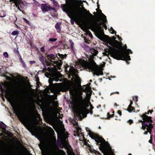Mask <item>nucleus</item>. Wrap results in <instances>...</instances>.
Listing matches in <instances>:
<instances>
[{"label": "nucleus", "instance_id": "f257e3e1", "mask_svg": "<svg viewBox=\"0 0 155 155\" xmlns=\"http://www.w3.org/2000/svg\"><path fill=\"white\" fill-rule=\"evenodd\" d=\"M5 87L6 84L1 81L0 83V90L1 97H40L35 96V90L31 87H28L22 83H20L18 85L15 84L9 87L7 90L2 87ZM61 91L59 89L55 91V96L50 95L49 96L40 97H57V94H60Z\"/></svg>", "mask_w": 155, "mask_h": 155}, {"label": "nucleus", "instance_id": "f03ea898", "mask_svg": "<svg viewBox=\"0 0 155 155\" xmlns=\"http://www.w3.org/2000/svg\"><path fill=\"white\" fill-rule=\"evenodd\" d=\"M10 103L12 107L13 110L15 114L19 119L25 121L26 124V126L27 129L29 131H32L33 127L32 125L26 119L24 114L21 111L18 106V101L17 98H36L37 100H39L40 97H5ZM43 98H54V100L57 99V97H40Z\"/></svg>", "mask_w": 155, "mask_h": 155}, {"label": "nucleus", "instance_id": "7ed1b4c3", "mask_svg": "<svg viewBox=\"0 0 155 155\" xmlns=\"http://www.w3.org/2000/svg\"><path fill=\"white\" fill-rule=\"evenodd\" d=\"M69 101L78 110L77 114L78 117H80L87 111V108L88 106L87 101L83 97H70Z\"/></svg>", "mask_w": 155, "mask_h": 155}, {"label": "nucleus", "instance_id": "20e7f679", "mask_svg": "<svg viewBox=\"0 0 155 155\" xmlns=\"http://www.w3.org/2000/svg\"><path fill=\"white\" fill-rule=\"evenodd\" d=\"M90 84H88L80 88L73 87L70 90V94L72 95L70 97H91L92 91L90 87Z\"/></svg>", "mask_w": 155, "mask_h": 155}, {"label": "nucleus", "instance_id": "39448f33", "mask_svg": "<svg viewBox=\"0 0 155 155\" xmlns=\"http://www.w3.org/2000/svg\"><path fill=\"white\" fill-rule=\"evenodd\" d=\"M66 4H62L61 7L63 11L66 13L68 16L71 18L72 17L75 21L78 20L81 16V9L79 8H76L73 10H71L69 6L71 2H74V0H65Z\"/></svg>", "mask_w": 155, "mask_h": 155}, {"label": "nucleus", "instance_id": "423d86ee", "mask_svg": "<svg viewBox=\"0 0 155 155\" xmlns=\"http://www.w3.org/2000/svg\"><path fill=\"white\" fill-rule=\"evenodd\" d=\"M102 21L103 22L101 21L99 23L98 22V21H92L89 25L92 30L95 31L96 36L101 40H103V36L104 35L102 27L106 30L107 29L105 23L107 21L105 16H104V18Z\"/></svg>", "mask_w": 155, "mask_h": 155}, {"label": "nucleus", "instance_id": "0eeeda50", "mask_svg": "<svg viewBox=\"0 0 155 155\" xmlns=\"http://www.w3.org/2000/svg\"><path fill=\"white\" fill-rule=\"evenodd\" d=\"M111 56L117 60H122L126 61L130 60L129 53L132 54V51L130 49L127 51L118 50L115 48H112Z\"/></svg>", "mask_w": 155, "mask_h": 155}, {"label": "nucleus", "instance_id": "6e6552de", "mask_svg": "<svg viewBox=\"0 0 155 155\" xmlns=\"http://www.w3.org/2000/svg\"><path fill=\"white\" fill-rule=\"evenodd\" d=\"M95 140L97 144L100 145L99 148L102 152L104 154L107 153L108 151L105 145L106 142L105 140L98 135Z\"/></svg>", "mask_w": 155, "mask_h": 155}, {"label": "nucleus", "instance_id": "1a4fd4ad", "mask_svg": "<svg viewBox=\"0 0 155 155\" xmlns=\"http://www.w3.org/2000/svg\"><path fill=\"white\" fill-rule=\"evenodd\" d=\"M109 39L107 41V43L111 46H114L116 49H118L119 48V46H120L122 47L123 44L120 41V42L115 40L116 37L115 36L112 37L111 39H110V38L108 36H107Z\"/></svg>", "mask_w": 155, "mask_h": 155}, {"label": "nucleus", "instance_id": "9d476101", "mask_svg": "<svg viewBox=\"0 0 155 155\" xmlns=\"http://www.w3.org/2000/svg\"><path fill=\"white\" fill-rule=\"evenodd\" d=\"M52 105L54 107H57L58 106V104L57 101L50 100H47L45 101L40 107L41 109L43 110L46 107H50Z\"/></svg>", "mask_w": 155, "mask_h": 155}, {"label": "nucleus", "instance_id": "9b49d317", "mask_svg": "<svg viewBox=\"0 0 155 155\" xmlns=\"http://www.w3.org/2000/svg\"><path fill=\"white\" fill-rule=\"evenodd\" d=\"M38 6L41 8V10L43 12H48L49 11H51V12H53V13L55 14L56 12V10L54 8H53L47 4H42L38 5Z\"/></svg>", "mask_w": 155, "mask_h": 155}, {"label": "nucleus", "instance_id": "f8f14e48", "mask_svg": "<svg viewBox=\"0 0 155 155\" xmlns=\"http://www.w3.org/2000/svg\"><path fill=\"white\" fill-rule=\"evenodd\" d=\"M146 121L144 122L142 124V126L141 128L144 130L146 128L147 131H145L144 132L143 134L147 135L149 132L150 134H151L152 129L153 127L152 123H150L147 124L146 123Z\"/></svg>", "mask_w": 155, "mask_h": 155}, {"label": "nucleus", "instance_id": "ddd939ff", "mask_svg": "<svg viewBox=\"0 0 155 155\" xmlns=\"http://www.w3.org/2000/svg\"><path fill=\"white\" fill-rule=\"evenodd\" d=\"M88 69L92 71H93L94 75H96L98 76L100 75H103L102 71L98 70L97 68L92 64H90L88 66Z\"/></svg>", "mask_w": 155, "mask_h": 155}, {"label": "nucleus", "instance_id": "4468645a", "mask_svg": "<svg viewBox=\"0 0 155 155\" xmlns=\"http://www.w3.org/2000/svg\"><path fill=\"white\" fill-rule=\"evenodd\" d=\"M46 57H47L48 59L49 60V61L51 62H53L54 64H55L59 67H60L61 66L62 63L61 62H59L58 61H52V60H55V58H56V57H55L54 55L53 54H48L46 56Z\"/></svg>", "mask_w": 155, "mask_h": 155}, {"label": "nucleus", "instance_id": "2eb2a0df", "mask_svg": "<svg viewBox=\"0 0 155 155\" xmlns=\"http://www.w3.org/2000/svg\"><path fill=\"white\" fill-rule=\"evenodd\" d=\"M141 117L143 121L141 120H139V122L142 123V125L143 123L145 121H147L146 122L147 124L150 123H153V121L151 120L152 117H151L148 116L147 115H146V114H143Z\"/></svg>", "mask_w": 155, "mask_h": 155}, {"label": "nucleus", "instance_id": "dca6fc26", "mask_svg": "<svg viewBox=\"0 0 155 155\" xmlns=\"http://www.w3.org/2000/svg\"><path fill=\"white\" fill-rule=\"evenodd\" d=\"M60 77L59 74H55L53 77V78L49 79V82L50 84L53 85L52 81H55L58 82L59 80V78Z\"/></svg>", "mask_w": 155, "mask_h": 155}, {"label": "nucleus", "instance_id": "f3484780", "mask_svg": "<svg viewBox=\"0 0 155 155\" xmlns=\"http://www.w3.org/2000/svg\"><path fill=\"white\" fill-rule=\"evenodd\" d=\"M79 0H74V2L72 1L71 2L69 8L71 9V10H73L74 8H79L80 7H77L78 5V2Z\"/></svg>", "mask_w": 155, "mask_h": 155}, {"label": "nucleus", "instance_id": "a211bd4d", "mask_svg": "<svg viewBox=\"0 0 155 155\" xmlns=\"http://www.w3.org/2000/svg\"><path fill=\"white\" fill-rule=\"evenodd\" d=\"M0 155H11L10 152L4 147L0 146Z\"/></svg>", "mask_w": 155, "mask_h": 155}, {"label": "nucleus", "instance_id": "6ab92c4d", "mask_svg": "<svg viewBox=\"0 0 155 155\" xmlns=\"http://www.w3.org/2000/svg\"><path fill=\"white\" fill-rule=\"evenodd\" d=\"M74 76L76 77V82L78 85L79 86H81V80L77 74H73L72 76Z\"/></svg>", "mask_w": 155, "mask_h": 155}, {"label": "nucleus", "instance_id": "aec40b11", "mask_svg": "<svg viewBox=\"0 0 155 155\" xmlns=\"http://www.w3.org/2000/svg\"><path fill=\"white\" fill-rule=\"evenodd\" d=\"M39 60L43 66H45L46 64L45 62V61L47 60L43 56L41 55L39 57Z\"/></svg>", "mask_w": 155, "mask_h": 155}, {"label": "nucleus", "instance_id": "412c9836", "mask_svg": "<svg viewBox=\"0 0 155 155\" xmlns=\"http://www.w3.org/2000/svg\"><path fill=\"white\" fill-rule=\"evenodd\" d=\"M61 24L58 22L56 23L55 25V28L56 29L58 32H60L61 31Z\"/></svg>", "mask_w": 155, "mask_h": 155}, {"label": "nucleus", "instance_id": "4be33fe9", "mask_svg": "<svg viewBox=\"0 0 155 155\" xmlns=\"http://www.w3.org/2000/svg\"><path fill=\"white\" fill-rule=\"evenodd\" d=\"M88 135L91 137L94 140L96 139L98 135L95 134L92 132H90L88 134Z\"/></svg>", "mask_w": 155, "mask_h": 155}, {"label": "nucleus", "instance_id": "5701e85b", "mask_svg": "<svg viewBox=\"0 0 155 155\" xmlns=\"http://www.w3.org/2000/svg\"><path fill=\"white\" fill-rule=\"evenodd\" d=\"M66 56L67 55L66 54L63 55V54H60V53H58L56 55V58H57L58 59H59V58L61 59H64Z\"/></svg>", "mask_w": 155, "mask_h": 155}, {"label": "nucleus", "instance_id": "b1692460", "mask_svg": "<svg viewBox=\"0 0 155 155\" xmlns=\"http://www.w3.org/2000/svg\"><path fill=\"white\" fill-rule=\"evenodd\" d=\"M90 51L91 53L94 56H96L98 53V51L94 49H91Z\"/></svg>", "mask_w": 155, "mask_h": 155}, {"label": "nucleus", "instance_id": "393cba45", "mask_svg": "<svg viewBox=\"0 0 155 155\" xmlns=\"http://www.w3.org/2000/svg\"><path fill=\"white\" fill-rule=\"evenodd\" d=\"M62 140L61 138H58L57 144L59 147H61L62 146Z\"/></svg>", "mask_w": 155, "mask_h": 155}, {"label": "nucleus", "instance_id": "a878e982", "mask_svg": "<svg viewBox=\"0 0 155 155\" xmlns=\"http://www.w3.org/2000/svg\"><path fill=\"white\" fill-rule=\"evenodd\" d=\"M68 83L65 82V83L63 84L61 86V88L63 89V91H65L67 89V86L68 85Z\"/></svg>", "mask_w": 155, "mask_h": 155}, {"label": "nucleus", "instance_id": "bb28decb", "mask_svg": "<svg viewBox=\"0 0 155 155\" xmlns=\"http://www.w3.org/2000/svg\"><path fill=\"white\" fill-rule=\"evenodd\" d=\"M88 14L89 15V18H90L92 19V20H93V18L94 17H97V15H93L89 11L88 12Z\"/></svg>", "mask_w": 155, "mask_h": 155}, {"label": "nucleus", "instance_id": "cd10ccee", "mask_svg": "<svg viewBox=\"0 0 155 155\" xmlns=\"http://www.w3.org/2000/svg\"><path fill=\"white\" fill-rule=\"evenodd\" d=\"M47 69L48 71L49 72V73L51 74L53 73L54 71L53 68H51L49 67H48Z\"/></svg>", "mask_w": 155, "mask_h": 155}, {"label": "nucleus", "instance_id": "c85d7f7f", "mask_svg": "<svg viewBox=\"0 0 155 155\" xmlns=\"http://www.w3.org/2000/svg\"><path fill=\"white\" fill-rule=\"evenodd\" d=\"M114 115V114H113L111 115L109 113H107V119H109L110 118L113 117Z\"/></svg>", "mask_w": 155, "mask_h": 155}, {"label": "nucleus", "instance_id": "c756f323", "mask_svg": "<svg viewBox=\"0 0 155 155\" xmlns=\"http://www.w3.org/2000/svg\"><path fill=\"white\" fill-rule=\"evenodd\" d=\"M15 3V5L17 7H18L19 6V5H20L19 3V1L18 0H16L14 2Z\"/></svg>", "mask_w": 155, "mask_h": 155}, {"label": "nucleus", "instance_id": "7c9ffc66", "mask_svg": "<svg viewBox=\"0 0 155 155\" xmlns=\"http://www.w3.org/2000/svg\"><path fill=\"white\" fill-rule=\"evenodd\" d=\"M18 34L19 32L18 31H14L12 33V34L13 35H17Z\"/></svg>", "mask_w": 155, "mask_h": 155}, {"label": "nucleus", "instance_id": "2f4dec72", "mask_svg": "<svg viewBox=\"0 0 155 155\" xmlns=\"http://www.w3.org/2000/svg\"><path fill=\"white\" fill-rule=\"evenodd\" d=\"M45 75L47 78H49L51 77L52 75L51 73L46 72L45 74Z\"/></svg>", "mask_w": 155, "mask_h": 155}, {"label": "nucleus", "instance_id": "473e14b6", "mask_svg": "<svg viewBox=\"0 0 155 155\" xmlns=\"http://www.w3.org/2000/svg\"><path fill=\"white\" fill-rule=\"evenodd\" d=\"M52 62L51 63L49 61H48L47 60L45 61V63L46 64V65H47V66H51V64H52Z\"/></svg>", "mask_w": 155, "mask_h": 155}, {"label": "nucleus", "instance_id": "72a5a7b5", "mask_svg": "<svg viewBox=\"0 0 155 155\" xmlns=\"http://www.w3.org/2000/svg\"><path fill=\"white\" fill-rule=\"evenodd\" d=\"M20 62L22 64L24 67H25L26 66V64L21 58H20Z\"/></svg>", "mask_w": 155, "mask_h": 155}, {"label": "nucleus", "instance_id": "f704fd0d", "mask_svg": "<svg viewBox=\"0 0 155 155\" xmlns=\"http://www.w3.org/2000/svg\"><path fill=\"white\" fill-rule=\"evenodd\" d=\"M2 124H0V126L1 128L2 129H5L6 128V127L7 126L3 122H2Z\"/></svg>", "mask_w": 155, "mask_h": 155}, {"label": "nucleus", "instance_id": "c9c22d12", "mask_svg": "<svg viewBox=\"0 0 155 155\" xmlns=\"http://www.w3.org/2000/svg\"><path fill=\"white\" fill-rule=\"evenodd\" d=\"M57 40V39L56 38H50L48 41L50 42H54Z\"/></svg>", "mask_w": 155, "mask_h": 155}, {"label": "nucleus", "instance_id": "e433bc0d", "mask_svg": "<svg viewBox=\"0 0 155 155\" xmlns=\"http://www.w3.org/2000/svg\"><path fill=\"white\" fill-rule=\"evenodd\" d=\"M132 105L130 104L128 106V108L127 109V111L129 112H131L132 111V109H130V107H131Z\"/></svg>", "mask_w": 155, "mask_h": 155}, {"label": "nucleus", "instance_id": "4c0bfd02", "mask_svg": "<svg viewBox=\"0 0 155 155\" xmlns=\"http://www.w3.org/2000/svg\"><path fill=\"white\" fill-rule=\"evenodd\" d=\"M119 47H120L123 49H124V50L122 49V50H121L127 51L128 50V49H127V46L126 45V44L124 45V48H123V47H122L120 46H119Z\"/></svg>", "mask_w": 155, "mask_h": 155}, {"label": "nucleus", "instance_id": "58836bf2", "mask_svg": "<svg viewBox=\"0 0 155 155\" xmlns=\"http://www.w3.org/2000/svg\"><path fill=\"white\" fill-rule=\"evenodd\" d=\"M3 56L5 57L6 58H8V55L7 52H4L3 53Z\"/></svg>", "mask_w": 155, "mask_h": 155}, {"label": "nucleus", "instance_id": "ea45409f", "mask_svg": "<svg viewBox=\"0 0 155 155\" xmlns=\"http://www.w3.org/2000/svg\"><path fill=\"white\" fill-rule=\"evenodd\" d=\"M40 51L43 53H44L45 52V46H44L41 48Z\"/></svg>", "mask_w": 155, "mask_h": 155}, {"label": "nucleus", "instance_id": "a19ab883", "mask_svg": "<svg viewBox=\"0 0 155 155\" xmlns=\"http://www.w3.org/2000/svg\"><path fill=\"white\" fill-rule=\"evenodd\" d=\"M110 31H112V32H111V33L113 34L114 33H116V31L113 29L112 27H111L110 28Z\"/></svg>", "mask_w": 155, "mask_h": 155}, {"label": "nucleus", "instance_id": "79ce46f5", "mask_svg": "<svg viewBox=\"0 0 155 155\" xmlns=\"http://www.w3.org/2000/svg\"><path fill=\"white\" fill-rule=\"evenodd\" d=\"M69 42L71 44V48L73 49V45H74V43L73 42L71 41L70 40L69 41Z\"/></svg>", "mask_w": 155, "mask_h": 155}, {"label": "nucleus", "instance_id": "37998d69", "mask_svg": "<svg viewBox=\"0 0 155 155\" xmlns=\"http://www.w3.org/2000/svg\"><path fill=\"white\" fill-rule=\"evenodd\" d=\"M78 2V5L80 4V6H83L84 5V4L83 3V2L81 0H79V1Z\"/></svg>", "mask_w": 155, "mask_h": 155}, {"label": "nucleus", "instance_id": "c03bdc74", "mask_svg": "<svg viewBox=\"0 0 155 155\" xmlns=\"http://www.w3.org/2000/svg\"><path fill=\"white\" fill-rule=\"evenodd\" d=\"M97 8H96V10L97 11H98L99 10V8H100V6H99L100 5L98 4V1L97 2Z\"/></svg>", "mask_w": 155, "mask_h": 155}, {"label": "nucleus", "instance_id": "a18cd8bd", "mask_svg": "<svg viewBox=\"0 0 155 155\" xmlns=\"http://www.w3.org/2000/svg\"><path fill=\"white\" fill-rule=\"evenodd\" d=\"M127 122L130 125L133 123V121L132 120H129Z\"/></svg>", "mask_w": 155, "mask_h": 155}, {"label": "nucleus", "instance_id": "49530a36", "mask_svg": "<svg viewBox=\"0 0 155 155\" xmlns=\"http://www.w3.org/2000/svg\"><path fill=\"white\" fill-rule=\"evenodd\" d=\"M44 68H43V71L44 72L46 71L47 70V68H46V64H45V66H44Z\"/></svg>", "mask_w": 155, "mask_h": 155}, {"label": "nucleus", "instance_id": "de8ad7c7", "mask_svg": "<svg viewBox=\"0 0 155 155\" xmlns=\"http://www.w3.org/2000/svg\"><path fill=\"white\" fill-rule=\"evenodd\" d=\"M115 35L117 37L119 41H121L122 40V38L120 37L118 35H117L116 34H115Z\"/></svg>", "mask_w": 155, "mask_h": 155}, {"label": "nucleus", "instance_id": "09e8293b", "mask_svg": "<svg viewBox=\"0 0 155 155\" xmlns=\"http://www.w3.org/2000/svg\"><path fill=\"white\" fill-rule=\"evenodd\" d=\"M18 48H17L16 49H15V51H14L15 53H16L17 54H19V52L18 50Z\"/></svg>", "mask_w": 155, "mask_h": 155}, {"label": "nucleus", "instance_id": "8fccbe9b", "mask_svg": "<svg viewBox=\"0 0 155 155\" xmlns=\"http://www.w3.org/2000/svg\"><path fill=\"white\" fill-rule=\"evenodd\" d=\"M23 20L27 24H28L29 23V21H28L25 18H23Z\"/></svg>", "mask_w": 155, "mask_h": 155}, {"label": "nucleus", "instance_id": "3c124183", "mask_svg": "<svg viewBox=\"0 0 155 155\" xmlns=\"http://www.w3.org/2000/svg\"><path fill=\"white\" fill-rule=\"evenodd\" d=\"M39 79L38 78H37L36 80V81H37V84L38 85H39V84L40 85H41V83L39 81Z\"/></svg>", "mask_w": 155, "mask_h": 155}, {"label": "nucleus", "instance_id": "603ef678", "mask_svg": "<svg viewBox=\"0 0 155 155\" xmlns=\"http://www.w3.org/2000/svg\"><path fill=\"white\" fill-rule=\"evenodd\" d=\"M117 113L120 116L122 115V113L120 110H118L117 111Z\"/></svg>", "mask_w": 155, "mask_h": 155}, {"label": "nucleus", "instance_id": "864d4df0", "mask_svg": "<svg viewBox=\"0 0 155 155\" xmlns=\"http://www.w3.org/2000/svg\"><path fill=\"white\" fill-rule=\"evenodd\" d=\"M149 142L151 144L153 143L152 137L151 135L150 136V139L149 140Z\"/></svg>", "mask_w": 155, "mask_h": 155}, {"label": "nucleus", "instance_id": "5fc2aeb1", "mask_svg": "<svg viewBox=\"0 0 155 155\" xmlns=\"http://www.w3.org/2000/svg\"><path fill=\"white\" fill-rule=\"evenodd\" d=\"M99 14H101L104 16H104H105L103 14L102 12V11L101 10L99 9Z\"/></svg>", "mask_w": 155, "mask_h": 155}, {"label": "nucleus", "instance_id": "6e6d98bb", "mask_svg": "<svg viewBox=\"0 0 155 155\" xmlns=\"http://www.w3.org/2000/svg\"><path fill=\"white\" fill-rule=\"evenodd\" d=\"M94 153H95V154H98L99 155L100 154V153L99 152L97 151V150H94Z\"/></svg>", "mask_w": 155, "mask_h": 155}, {"label": "nucleus", "instance_id": "4d7b16f0", "mask_svg": "<svg viewBox=\"0 0 155 155\" xmlns=\"http://www.w3.org/2000/svg\"><path fill=\"white\" fill-rule=\"evenodd\" d=\"M84 40L85 42H86L87 43H88L89 40L87 39L86 38H84Z\"/></svg>", "mask_w": 155, "mask_h": 155}, {"label": "nucleus", "instance_id": "13d9d810", "mask_svg": "<svg viewBox=\"0 0 155 155\" xmlns=\"http://www.w3.org/2000/svg\"><path fill=\"white\" fill-rule=\"evenodd\" d=\"M86 129L87 131L88 132V134L90 132H91V130H90V129L87 127H86Z\"/></svg>", "mask_w": 155, "mask_h": 155}, {"label": "nucleus", "instance_id": "bf43d9fd", "mask_svg": "<svg viewBox=\"0 0 155 155\" xmlns=\"http://www.w3.org/2000/svg\"><path fill=\"white\" fill-rule=\"evenodd\" d=\"M61 152L62 153L63 155H65V153L63 150H61Z\"/></svg>", "mask_w": 155, "mask_h": 155}, {"label": "nucleus", "instance_id": "052dcab7", "mask_svg": "<svg viewBox=\"0 0 155 155\" xmlns=\"http://www.w3.org/2000/svg\"><path fill=\"white\" fill-rule=\"evenodd\" d=\"M119 94V92H118L117 91V92H115L112 93H111L110 95H111L113 94Z\"/></svg>", "mask_w": 155, "mask_h": 155}, {"label": "nucleus", "instance_id": "680f3d73", "mask_svg": "<svg viewBox=\"0 0 155 155\" xmlns=\"http://www.w3.org/2000/svg\"><path fill=\"white\" fill-rule=\"evenodd\" d=\"M81 128H79L78 130L77 131V133H78V134H79V131H80V132H81Z\"/></svg>", "mask_w": 155, "mask_h": 155}, {"label": "nucleus", "instance_id": "e2e57ef3", "mask_svg": "<svg viewBox=\"0 0 155 155\" xmlns=\"http://www.w3.org/2000/svg\"><path fill=\"white\" fill-rule=\"evenodd\" d=\"M30 63L31 64H34L35 63V61H30Z\"/></svg>", "mask_w": 155, "mask_h": 155}, {"label": "nucleus", "instance_id": "0e129e2a", "mask_svg": "<svg viewBox=\"0 0 155 155\" xmlns=\"http://www.w3.org/2000/svg\"><path fill=\"white\" fill-rule=\"evenodd\" d=\"M90 103V109H91V110H92V109H93L94 108V107L92 106V105L91 104V103L90 102H89Z\"/></svg>", "mask_w": 155, "mask_h": 155}, {"label": "nucleus", "instance_id": "69168bd1", "mask_svg": "<svg viewBox=\"0 0 155 155\" xmlns=\"http://www.w3.org/2000/svg\"><path fill=\"white\" fill-rule=\"evenodd\" d=\"M149 112V113H150V114H152V113L153 111V110H149L148 111Z\"/></svg>", "mask_w": 155, "mask_h": 155}, {"label": "nucleus", "instance_id": "338daca9", "mask_svg": "<svg viewBox=\"0 0 155 155\" xmlns=\"http://www.w3.org/2000/svg\"><path fill=\"white\" fill-rule=\"evenodd\" d=\"M89 32L90 33V36L91 38L92 39L93 38V36L91 34V32L90 31H89Z\"/></svg>", "mask_w": 155, "mask_h": 155}, {"label": "nucleus", "instance_id": "774afa93", "mask_svg": "<svg viewBox=\"0 0 155 155\" xmlns=\"http://www.w3.org/2000/svg\"><path fill=\"white\" fill-rule=\"evenodd\" d=\"M130 109H132V111L135 110V108L134 107H130Z\"/></svg>", "mask_w": 155, "mask_h": 155}]
</instances>
